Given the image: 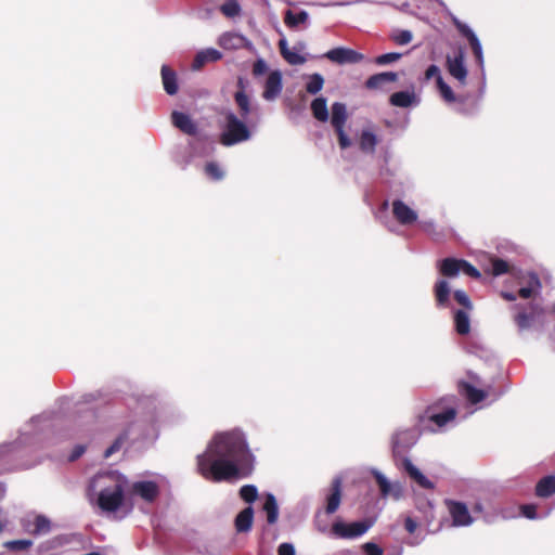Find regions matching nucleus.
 Listing matches in <instances>:
<instances>
[{"mask_svg": "<svg viewBox=\"0 0 555 555\" xmlns=\"http://www.w3.org/2000/svg\"><path fill=\"white\" fill-rule=\"evenodd\" d=\"M196 460L198 473L207 480L219 482L249 473L255 456L244 433L233 429L215 435L206 451L198 454Z\"/></svg>", "mask_w": 555, "mask_h": 555, "instance_id": "obj_1", "label": "nucleus"}, {"mask_svg": "<svg viewBox=\"0 0 555 555\" xmlns=\"http://www.w3.org/2000/svg\"><path fill=\"white\" fill-rule=\"evenodd\" d=\"M62 423L61 416L51 412L33 417L23 427L16 441L0 444V474L30 467L33 464L17 462L22 446L44 448L55 443L62 436L59 433Z\"/></svg>", "mask_w": 555, "mask_h": 555, "instance_id": "obj_2", "label": "nucleus"}, {"mask_svg": "<svg viewBox=\"0 0 555 555\" xmlns=\"http://www.w3.org/2000/svg\"><path fill=\"white\" fill-rule=\"evenodd\" d=\"M127 478L116 472H103L95 475L89 485V495L96 494V503L105 513L117 512L124 503Z\"/></svg>", "mask_w": 555, "mask_h": 555, "instance_id": "obj_3", "label": "nucleus"}, {"mask_svg": "<svg viewBox=\"0 0 555 555\" xmlns=\"http://www.w3.org/2000/svg\"><path fill=\"white\" fill-rule=\"evenodd\" d=\"M312 116L320 122L331 120L341 150L352 145L350 137L345 131V125L348 119L347 106L343 102H334L331 106V116L327 108V100L324 96L315 98L310 104Z\"/></svg>", "mask_w": 555, "mask_h": 555, "instance_id": "obj_4", "label": "nucleus"}, {"mask_svg": "<svg viewBox=\"0 0 555 555\" xmlns=\"http://www.w3.org/2000/svg\"><path fill=\"white\" fill-rule=\"evenodd\" d=\"M153 405V400L151 398H140L138 400L137 410L139 412H144V410H149L144 415L143 420L135 421L129 425V427L104 451V457L108 459L112 454L117 452L121 444L126 439H131L133 441L145 439L149 430L153 427L154 424V413L150 409Z\"/></svg>", "mask_w": 555, "mask_h": 555, "instance_id": "obj_5", "label": "nucleus"}, {"mask_svg": "<svg viewBox=\"0 0 555 555\" xmlns=\"http://www.w3.org/2000/svg\"><path fill=\"white\" fill-rule=\"evenodd\" d=\"M251 138V131L248 128L247 120L238 117L232 111L223 113L221 125L220 143L224 146H233L248 141Z\"/></svg>", "mask_w": 555, "mask_h": 555, "instance_id": "obj_6", "label": "nucleus"}, {"mask_svg": "<svg viewBox=\"0 0 555 555\" xmlns=\"http://www.w3.org/2000/svg\"><path fill=\"white\" fill-rule=\"evenodd\" d=\"M516 311L514 322L519 334L526 331H542L545 325V310L538 304L528 306L514 305L511 308Z\"/></svg>", "mask_w": 555, "mask_h": 555, "instance_id": "obj_7", "label": "nucleus"}, {"mask_svg": "<svg viewBox=\"0 0 555 555\" xmlns=\"http://www.w3.org/2000/svg\"><path fill=\"white\" fill-rule=\"evenodd\" d=\"M160 493V487L155 480H137L129 488V495L133 500H141L146 504H153Z\"/></svg>", "mask_w": 555, "mask_h": 555, "instance_id": "obj_8", "label": "nucleus"}, {"mask_svg": "<svg viewBox=\"0 0 555 555\" xmlns=\"http://www.w3.org/2000/svg\"><path fill=\"white\" fill-rule=\"evenodd\" d=\"M373 525L374 520L370 518L350 524L336 521L333 524L332 531L338 538L356 539L363 535Z\"/></svg>", "mask_w": 555, "mask_h": 555, "instance_id": "obj_9", "label": "nucleus"}, {"mask_svg": "<svg viewBox=\"0 0 555 555\" xmlns=\"http://www.w3.org/2000/svg\"><path fill=\"white\" fill-rule=\"evenodd\" d=\"M446 64L449 74L456 79L461 86H465L468 70L465 64L464 51L460 49L455 55H447Z\"/></svg>", "mask_w": 555, "mask_h": 555, "instance_id": "obj_10", "label": "nucleus"}, {"mask_svg": "<svg viewBox=\"0 0 555 555\" xmlns=\"http://www.w3.org/2000/svg\"><path fill=\"white\" fill-rule=\"evenodd\" d=\"M324 57L339 65L360 63L364 59L363 54L344 47L328 50Z\"/></svg>", "mask_w": 555, "mask_h": 555, "instance_id": "obj_11", "label": "nucleus"}, {"mask_svg": "<svg viewBox=\"0 0 555 555\" xmlns=\"http://www.w3.org/2000/svg\"><path fill=\"white\" fill-rule=\"evenodd\" d=\"M447 505L452 518L453 527H467L474 522V518L464 503L448 501Z\"/></svg>", "mask_w": 555, "mask_h": 555, "instance_id": "obj_12", "label": "nucleus"}, {"mask_svg": "<svg viewBox=\"0 0 555 555\" xmlns=\"http://www.w3.org/2000/svg\"><path fill=\"white\" fill-rule=\"evenodd\" d=\"M455 416L456 411L453 408H449L439 413H428L425 417L422 418V422L426 420L429 424H431L433 426L425 425L424 427L435 433L444 429L448 424L454 422Z\"/></svg>", "mask_w": 555, "mask_h": 555, "instance_id": "obj_13", "label": "nucleus"}, {"mask_svg": "<svg viewBox=\"0 0 555 555\" xmlns=\"http://www.w3.org/2000/svg\"><path fill=\"white\" fill-rule=\"evenodd\" d=\"M262 98L266 101L276 100L283 90V76L281 70H271L263 85Z\"/></svg>", "mask_w": 555, "mask_h": 555, "instance_id": "obj_14", "label": "nucleus"}, {"mask_svg": "<svg viewBox=\"0 0 555 555\" xmlns=\"http://www.w3.org/2000/svg\"><path fill=\"white\" fill-rule=\"evenodd\" d=\"M379 140L376 134L375 128L372 125L363 127L359 134L358 143L362 153L372 155L375 153Z\"/></svg>", "mask_w": 555, "mask_h": 555, "instance_id": "obj_15", "label": "nucleus"}, {"mask_svg": "<svg viewBox=\"0 0 555 555\" xmlns=\"http://www.w3.org/2000/svg\"><path fill=\"white\" fill-rule=\"evenodd\" d=\"M392 214L397 221L402 225L412 224L417 220V212L401 199L392 202Z\"/></svg>", "mask_w": 555, "mask_h": 555, "instance_id": "obj_16", "label": "nucleus"}, {"mask_svg": "<svg viewBox=\"0 0 555 555\" xmlns=\"http://www.w3.org/2000/svg\"><path fill=\"white\" fill-rule=\"evenodd\" d=\"M417 438V431L413 428L398 430L392 436L393 454L397 455L400 448H411L416 442Z\"/></svg>", "mask_w": 555, "mask_h": 555, "instance_id": "obj_17", "label": "nucleus"}, {"mask_svg": "<svg viewBox=\"0 0 555 555\" xmlns=\"http://www.w3.org/2000/svg\"><path fill=\"white\" fill-rule=\"evenodd\" d=\"M237 86L240 90L234 93V101L238 108L237 115L238 117L247 120L249 114L254 111V106L249 96L245 93L244 81L242 78L238 79Z\"/></svg>", "mask_w": 555, "mask_h": 555, "instance_id": "obj_18", "label": "nucleus"}, {"mask_svg": "<svg viewBox=\"0 0 555 555\" xmlns=\"http://www.w3.org/2000/svg\"><path fill=\"white\" fill-rule=\"evenodd\" d=\"M389 103L396 107L406 108L417 106L421 103V99L412 89L392 93L389 98Z\"/></svg>", "mask_w": 555, "mask_h": 555, "instance_id": "obj_19", "label": "nucleus"}, {"mask_svg": "<svg viewBox=\"0 0 555 555\" xmlns=\"http://www.w3.org/2000/svg\"><path fill=\"white\" fill-rule=\"evenodd\" d=\"M247 43L245 36L233 31L223 33L218 38V44L224 50H238Z\"/></svg>", "mask_w": 555, "mask_h": 555, "instance_id": "obj_20", "label": "nucleus"}, {"mask_svg": "<svg viewBox=\"0 0 555 555\" xmlns=\"http://www.w3.org/2000/svg\"><path fill=\"white\" fill-rule=\"evenodd\" d=\"M401 466L406 474L422 488L433 489L434 483L408 457L401 460Z\"/></svg>", "mask_w": 555, "mask_h": 555, "instance_id": "obj_21", "label": "nucleus"}, {"mask_svg": "<svg viewBox=\"0 0 555 555\" xmlns=\"http://www.w3.org/2000/svg\"><path fill=\"white\" fill-rule=\"evenodd\" d=\"M398 80V74L395 72H384L370 76L365 81V87L370 90H380L385 85Z\"/></svg>", "mask_w": 555, "mask_h": 555, "instance_id": "obj_22", "label": "nucleus"}, {"mask_svg": "<svg viewBox=\"0 0 555 555\" xmlns=\"http://www.w3.org/2000/svg\"><path fill=\"white\" fill-rule=\"evenodd\" d=\"M171 120H172V124L175 125V127L180 129L182 132H184L189 135L196 134L197 126L189 115H186L182 112L175 111L171 114Z\"/></svg>", "mask_w": 555, "mask_h": 555, "instance_id": "obj_23", "label": "nucleus"}, {"mask_svg": "<svg viewBox=\"0 0 555 555\" xmlns=\"http://www.w3.org/2000/svg\"><path fill=\"white\" fill-rule=\"evenodd\" d=\"M221 59H222V53L219 50H217L215 48H207V49L201 50L196 53L193 64H192V68L194 70H198L206 63L217 62Z\"/></svg>", "mask_w": 555, "mask_h": 555, "instance_id": "obj_24", "label": "nucleus"}, {"mask_svg": "<svg viewBox=\"0 0 555 555\" xmlns=\"http://www.w3.org/2000/svg\"><path fill=\"white\" fill-rule=\"evenodd\" d=\"M465 38L468 40L469 46L473 50V53L475 55L477 65L480 68L482 80L485 81V59H483V51L480 40L478 39L477 35L473 31H470Z\"/></svg>", "mask_w": 555, "mask_h": 555, "instance_id": "obj_25", "label": "nucleus"}, {"mask_svg": "<svg viewBox=\"0 0 555 555\" xmlns=\"http://www.w3.org/2000/svg\"><path fill=\"white\" fill-rule=\"evenodd\" d=\"M332 492L327 496L326 501V513L333 514L335 513L339 505L341 500V480L339 478H335L332 482Z\"/></svg>", "mask_w": 555, "mask_h": 555, "instance_id": "obj_26", "label": "nucleus"}, {"mask_svg": "<svg viewBox=\"0 0 555 555\" xmlns=\"http://www.w3.org/2000/svg\"><path fill=\"white\" fill-rule=\"evenodd\" d=\"M462 259L444 258L438 263L439 271L447 278H455L461 272Z\"/></svg>", "mask_w": 555, "mask_h": 555, "instance_id": "obj_27", "label": "nucleus"}, {"mask_svg": "<svg viewBox=\"0 0 555 555\" xmlns=\"http://www.w3.org/2000/svg\"><path fill=\"white\" fill-rule=\"evenodd\" d=\"M162 80L167 94L173 95L178 92L177 75L167 65L162 66Z\"/></svg>", "mask_w": 555, "mask_h": 555, "instance_id": "obj_28", "label": "nucleus"}, {"mask_svg": "<svg viewBox=\"0 0 555 555\" xmlns=\"http://www.w3.org/2000/svg\"><path fill=\"white\" fill-rule=\"evenodd\" d=\"M254 519V509L248 506L240 512L235 518V528L237 532H248L251 529Z\"/></svg>", "mask_w": 555, "mask_h": 555, "instance_id": "obj_29", "label": "nucleus"}, {"mask_svg": "<svg viewBox=\"0 0 555 555\" xmlns=\"http://www.w3.org/2000/svg\"><path fill=\"white\" fill-rule=\"evenodd\" d=\"M555 493V476L543 477L535 486L539 498H548Z\"/></svg>", "mask_w": 555, "mask_h": 555, "instance_id": "obj_30", "label": "nucleus"}, {"mask_svg": "<svg viewBox=\"0 0 555 555\" xmlns=\"http://www.w3.org/2000/svg\"><path fill=\"white\" fill-rule=\"evenodd\" d=\"M541 289V282L535 273H529L526 286L519 288V296L522 298H530Z\"/></svg>", "mask_w": 555, "mask_h": 555, "instance_id": "obj_31", "label": "nucleus"}, {"mask_svg": "<svg viewBox=\"0 0 555 555\" xmlns=\"http://www.w3.org/2000/svg\"><path fill=\"white\" fill-rule=\"evenodd\" d=\"M263 511L267 514V521L273 525L279 518V506L275 496L272 493H268L263 503Z\"/></svg>", "mask_w": 555, "mask_h": 555, "instance_id": "obj_32", "label": "nucleus"}, {"mask_svg": "<svg viewBox=\"0 0 555 555\" xmlns=\"http://www.w3.org/2000/svg\"><path fill=\"white\" fill-rule=\"evenodd\" d=\"M461 390L466 399L473 404L481 402L487 397L486 391L478 389L468 383L461 384Z\"/></svg>", "mask_w": 555, "mask_h": 555, "instance_id": "obj_33", "label": "nucleus"}, {"mask_svg": "<svg viewBox=\"0 0 555 555\" xmlns=\"http://www.w3.org/2000/svg\"><path fill=\"white\" fill-rule=\"evenodd\" d=\"M439 93L441 98L449 104L459 102L463 104L465 102L464 98L456 96L451 89V87L443 80L442 77H439L438 79V86H437Z\"/></svg>", "mask_w": 555, "mask_h": 555, "instance_id": "obj_34", "label": "nucleus"}, {"mask_svg": "<svg viewBox=\"0 0 555 555\" xmlns=\"http://www.w3.org/2000/svg\"><path fill=\"white\" fill-rule=\"evenodd\" d=\"M455 330L460 335H466L470 331V321L466 311L456 310L454 313Z\"/></svg>", "mask_w": 555, "mask_h": 555, "instance_id": "obj_35", "label": "nucleus"}, {"mask_svg": "<svg viewBox=\"0 0 555 555\" xmlns=\"http://www.w3.org/2000/svg\"><path fill=\"white\" fill-rule=\"evenodd\" d=\"M308 18H309V14L305 10H300L297 13H294L293 11L287 10L285 13L284 22H285L286 26H288L289 28H295L300 24H305L308 21Z\"/></svg>", "mask_w": 555, "mask_h": 555, "instance_id": "obj_36", "label": "nucleus"}, {"mask_svg": "<svg viewBox=\"0 0 555 555\" xmlns=\"http://www.w3.org/2000/svg\"><path fill=\"white\" fill-rule=\"evenodd\" d=\"M450 292V285L446 280H440L436 283L435 294L438 306H447Z\"/></svg>", "mask_w": 555, "mask_h": 555, "instance_id": "obj_37", "label": "nucleus"}, {"mask_svg": "<svg viewBox=\"0 0 555 555\" xmlns=\"http://www.w3.org/2000/svg\"><path fill=\"white\" fill-rule=\"evenodd\" d=\"M324 86V78L321 74L314 73L308 76V82L306 83V90L310 94L319 93Z\"/></svg>", "mask_w": 555, "mask_h": 555, "instance_id": "obj_38", "label": "nucleus"}, {"mask_svg": "<svg viewBox=\"0 0 555 555\" xmlns=\"http://www.w3.org/2000/svg\"><path fill=\"white\" fill-rule=\"evenodd\" d=\"M51 530V521L44 515H37L34 521V529L30 530L33 534H46Z\"/></svg>", "mask_w": 555, "mask_h": 555, "instance_id": "obj_39", "label": "nucleus"}, {"mask_svg": "<svg viewBox=\"0 0 555 555\" xmlns=\"http://www.w3.org/2000/svg\"><path fill=\"white\" fill-rule=\"evenodd\" d=\"M489 271L494 275V276H500V275H503L505 273H508L509 272V264L507 263V261L503 260V259H500V258H491L490 259V268H489Z\"/></svg>", "mask_w": 555, "mask_h": 555, "instance_id": "obj_40", "label": "nucleus"}, {"mask_svg": "<svg viewBox=\"0 0 555 555\" xmlns=\"http://www.w3.org/2000/svg\"><path fill=\"white\" fill-rule=\"evenodd\" d=\"M420 227L421 229L427 233L429 236H431L435 241H439L442 235L441 233L437 230V227H436V223L434 220L429 219V220H423V221H420Z\"/></svg>", "mask_w": 555, "mask_h": 555, "instance_id": "obj_41", "label": "nucleus"}, {"mask_svg": "<svg viewBox=\"0 0 555 555\" xmlns=\"http://www.w3.org/2000/svg\"><path fill=\"white\" fill-rule=\"evenodd\" d=\"M391 39L399 46H405L412 41L413 35L408 29L396 30L392 33Z\"/></svg>", "mask_w": 555, "mask_h": 555, "instance_id": "obj_42", "label": "nucleus"}, {"mask_svg": "<svg viewBox=\"0 0 555 555\" xmlns=\"http://www.w3.org/2000/svg\"><path fill=\"white\" fill-rule=\"evenodd\" d=\"M372 474L374 475L383 496H387L390 493V482L388 479L377 469H372Z\"/></svg>", "mask_w": 555, "mask_h": 555, "instance_id": "obj_43", "label": "nucleus"}, {"mask_svg": "<svg viewBox=\"0 0 555 555\" xmlns=\"http://www.w3.org/2000/svg\"><path fill=\"white\" fill-rule=\"evenodd\" d=\"M240 495L245 502L253 503L258 496V490L254 485H245L241 488Z\"/></svg>", "mask_w": 555, "mask_h": 555, "instance_id": "obj_44", "label": "nucleus"}, {"mask_svg": "<svg viewBox=\"0 0 555 555\" xmlns=\"http://www.w3.org/2000/svg\"><path fill=\"white\" fill-rule=\"evenodd\" d=\"M205 172L208 177L216 181L221 180L224 177L223 170L215 162H210L205 166Z\"/></svg>", "mask_w": 555, "mask_h": 555, "instance_id": "obj_45", "label": "nucleus"}, {"mask_svg": "<svg viewBox=\"0 0 555 555\" xmlns=\"http://www.w3.org/2000/svg\"><path fill=\"white\" fill-rule=\"evenodd\" d=\"M401 57H402L401 53L389 52V53H385V54L378 55L375 59V64H377L379 66H384V65H388V64L395 63V62L399 61Z\"/></svg>", "mask_w": 555, "mask_h": 555, "instance_id": "obj_46", "label": "nucleus"}, {"mask_svg": "<svg viewBox=\"0 0 555 555\" xmlns=\"http://www.w3.org/2000/svg\"><path fill=\"white\" fill-rule=\"evenodd\" d=\"M220 10L225 16L234 17V16L238 15V13L241 11V7L236 2V0H231V1H228L227 3L222 4Z\"/></svg>", "mask_w": 555, "mask_h": 555, "instance_id": "obj_47", "label": "nucleus"}, {"mask_svg": "<svg viewBox=\"0 0 555 555\" xmlns=\"http://www.w3.org/2000/svg\"><path fill=\"white\" fill-rule=\"evenodd\" d=\"M33 545L31 540H13L4 543V546L11 551H24Z\"/></svg>", "mask_w": 555, "mask_h": 555, "instance_id": "obj_48", "label": "nucleus"}, {"mask_svg": "<svg viewBox=\"0 0 555 555\" xmlns=\"http://www.w3.org/2000/svg\"><path fill=\"white\" fill-rule=\"evenodd\" d=\"M453 297L454 299L460 304L462 305L463 307H465L467 310H472L473 309V305H472V301L468 297V295L462 291V289H456L454 293H453Z\"/></svg>", "mask_w": 555, "mask_h": 555, "instance_id": "obj_49", "label": "nucleus"}, {"mask_svg": "<svg viewBox=\"0 0 555 555\" xmlns=\"http://www.w3.org/2000/svg\"><path fill=\"white\" fill-rule=\"evenodd\" d=\"M284 60L291 65H301L306 62V57L300 55L298 52L289 50L285 55Z\"/></svg>", "mask_w": 555, "mask_h": 555, "instance_id": "obj_50", "label": "nucleus"}, {"mask_svg": "<svg viewBox=\"0 0 555 555\" xmlns=\"http://www.w3.org/2000/svg\"><path fill=\"white\" fill-rule=\"evenodd\" d=\"M461 271L474 279L480 278V272L468 261L462 259Z\"/></svg>", "mask_w": 555, "mask_h": 555, "instance_id": "obj_51", "label": "nucleus"}, {"mask_svg": "<svg viewBox=\"0 0 555 555\" xmlns=\"http://www.w3.org/2000/svg\"><path fill=\"white\" fill-rule=\"evenodd\" d=\"M268 72V64L263 59H258L253 65V75L259 77Z\"/></svg>", "mask_w": 555, "mask_h": 555, "instance_id": "obj_52", "label": "nucleus"}, {"mask_svg": "<svg viewBox=\"0 0 555 555\" xmlns=\"http://www.w3.org/2000/svg\"><path fill=\"white\" fill-rule=\"evenodd\" d=\"M439 77H442L440 68L435 64L429 65L425 72V79L430 80L433 78H436V83L438 85Z\"/></svg>", "mask_w": 555, "mask_h": 555, "instance_id": "obj_53", "label": "nucleus"}, {"mask_svg": "<svg viewBox=\"0 0 555 555\" xmlns=\"http://www.w3.org/2000/svg\"><path fill=\"white\" fill-rule=\"evenodd\" d=\"M278 555H296V550L293 543L284 542L278 547Z\"/></svg>", "mask_w": 555, "mask_h": 555, "instance_id": "obj_54", "label": "nucleus"}, {"mask_svg": "<svg viewBox=\"0 0 555 555\" xmlns=\"http://www.w3.org/2000/svg\"><path fill=\"white\" fill-rule=\"evenodd\" d=\"M521 514L524 517L528 519H537L538 515L535 512V506L533 504H525L521 507Z\"/></svg>", "mask_w": 555, "mask_h": 555, "instance_id": "obj_55", "label": "nucleus"}, {"mask_svg": "<svg viewBox=\"0 0 555 555\" xmlns=\"http://www.w3.org/2000/svg\"><path fill=\"white\" fill-rule=\"evenodd\" d=\"M452 22L456 29L463 35L464 37L467 36L473 29L465 23L461 22L457 17L452 16Z\"/></svg>", "mask_w": 555, "mask_h": 555, "instance_id": "obj_56", "label": "nucleus"}, {"mask_svg": "<svg viewBox=\"0 0 555 555\" xmlns=\"http://www.w3.org/2000/svg\"><path fill=\"white\" fill-rule=\"evenodd\" d=\"M366 555H383V550L373 542H367L363 545Z\"/></svg>", "mask_w": 555, "mask_h": 555, "instance_id": "obj_57", "label": "nucleus"}, {"mask_svg": "<svg viewBox=\"0 0 555 555\" xmlns=\"http://www.w3.org/2000/svg\"><path fill=\"white\" fill-rule=\"evenodd\" d=\"M85 450H86L85 446H82V444L76 446L75 449L73 450V452L70 453V455L68 456V460L70 462L76 461L85 453Z\"/></svg>", "mask_w": 555, "mask_h": 555, "instance_id": "obj_58", "label": "nucleus"}, {"mask_svg": "<svg viewBox=\"0 0 555 555\" xmlns=\"http://www.w3.org/2000/svg\"><path fill=\"white\" fill-rule=\"evenodd\" d=\"M404 527L409 533H414L417 528V524L413 518L406 517L404 521Z\"/></svg>", "mask_w": 555, "mask_h": 555, "instance_id": "obj_59", "label": "nucleus"}, {"mask_svg": "<svg viewBox=\"0 0 555 555\" xmlns=\"http://www.w3.org/2000/svg\"><path fill=\"white\" fill-rule=\"evenodd\" d=\"M279 47H280V52L283 57L291 50V49H288L287 41L284 38L279 41Z\"/></svg>", "mask_w": 555, "mask_h": 555, "instance_id": "obj_60", "label": "nucleus"}, {"mask_svg": "<svg viewBox=\"0 0 555 555\" xmlns=\"http://www.w3.org/2000/svg\"><path fill=\"white\" fill-rule=\"evenodd\" d=\"M501 296L507 301H515L517 298V295L512 292H502Z\"/></svg>", "mask_w": 555, "mask_h": 555, "instance_id": "obj_61", "label": "nucleus"}, {"mask_svg": "<svg viewBox=\"0 0 555 555\" xmlns=\"http://www.w3.org/2000/svg\"><path fill=\"white\" fill-rule=\"evenodd\" d=\"M473 511H474L475 513H482V511H483L482 504H481V503H476V504L474 505V507H473Z\"/></svg>", "mask_w": 555, "mask_h": 555, "instance_id": "obj_62", "label": "nucleus"}, {"mask_svg": "<svg viewBox=\"0 0 555 555\" xmlns=\"http://www.w3.org/2000/svg\"><path fill=\"white\" fill-rule=\"evenodd\" d=\"M5 494V486L4 483L0 482V500L4 496Z\"/></svg>", "mask_w": 555, "mask_h": 555, "instance_id": "obj_63", "label": "nucleus"}, {"mask_svg": "<svg viewBox=\"0 0 555 555\" xmlns=\"http://www.w3.org/2000/svg\"><path fill=\"white\" fill-rule=\"evenodd\" d=\"M483 518H485V520H486L487 522H490V521H491V519H490L487 515H485V516H483Z\"/></svg>", "mask_w": 555, "mask_h": 555, "instance_id": "obj_64", "label": "nucleus"}]
</instances>
